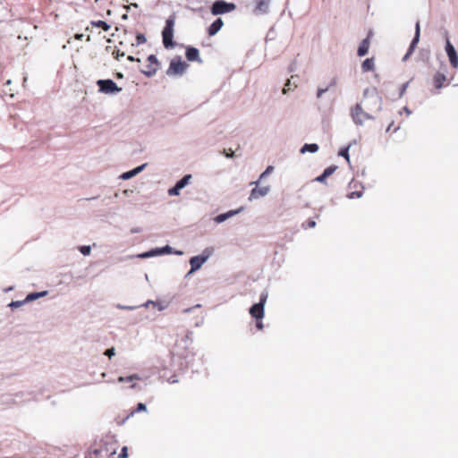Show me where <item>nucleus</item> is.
<instances>
[{
  "label": "nucleus",
  "instance_id": "nucleus-1",
  "mask_svg": "<svg viewBox=\"0 0 458 458\" xmlns=\"http://www.w3.org/2000/svg\"><path fill=\"white\" fill-rule=\"evenodd\" d=\"M379 109V98L376 94H369L365 90L360 103L356 104L351 110V116L354 123L362 125L365 121L374 119L369 112Z\"/></svg>",
  "mask_w": 458,
  "mask_h": 458
},
{
  "label": "nucleus",
  "instance_id": "nucleus-2",
  "mask_svg": "<svg viewBox=\"0 0 458 458\" xmlns=\"http://www.w3.org/2000/svg\"><path fill=\"white\" fill-rule=\"evenodd\" d=\"M174 17L171 16L165 21V26L162 31L163 45L165 48H173L174 43Z\"/></svg>",
  "mask_w": 458,
  "mask_h": 458
},
{
  "label": "nucleus",
  "instance_id": "nucleus-3",
  "mask_svg": "<svg viewBox=\"0 0 458 458\" xmlns=\"http://www.w3.org/2000/svg\"><path fill=\"white\" fill-rule=\"evenodd\" d=\"M236 9L233 3H227L224 0H216L213 3L210 12L213 15H219L233 12Z\"/></svg>",
  "mask_w": 458,
  "mask_h": 458
},
{
  "label": "nucleus",
  "instance_id": "nucleus-4",
  "mask_svg": "<svg viewBox=\"0 0 458 458\" xmlns=\"http://www.w3.org/2000/svg\"><path fill=\"white\" fill-rule=\"evenodd\" d=\"M187 66L188 64L182 61L181 57L174 58L170 62L166 73L169 76L182 75L185 72Z\"/></svg>",
  "mask_w": 458,
  "mask_h": 458
},
{
  "label": "nucleus",
  "instance_id": "nucleus-5",
  "mask_svg": "<svg viewBox=\"0 0 458 458\" xmlns=\"http://www.w3.org/2000/svg\"><path fill=\"white\" fill-rule=\"evenodd\" d=\"M267 300V293H263L260 295L259 302L255 303L250 309V314L256 319H262L264 317V306Z\"/></svg>",
  "mask_w": 458,
  "mask_h": 458
},
{
  "label": "nucleus",
  "instance_id": "nucleus-6",
  "mask_svg": "<svg viewBox=\"0 0 458 458\" xmlns=\"http://www.w3.org/2000/svg\"><path fill=\"white\" fill-rule=\"evenodd\" d=\"M97 85L99 91L105 94H114L122 90L112 80H98Z\"/></svg>",
  "mask_w": 458,
  "mask_h": 458
},
{
  "label": "nucleus",
  "instance_id": "nucleus-7",
  "mask_svg": "<svg viewBox=\"0 0 458 458\" xmlns=\"http://www.w3.org/2000/svg\"><path fill=\"white\" fill-rule=\"evenodd\" d=\"M159 69V62L157 61L156 55H150L147 58V64L145 68L141 70V72L145 74L147 77H152L156 74L157 70Z\"/></svg>",
  "mask_w": 458,
  "mask_h": 458
},
{
  "label": "nucleus",
  "instance_id": "nucleus-8",
  "mask_svg": "<svg viewBox=\"0 0 458 458\" xmlns=\"http://www.w3.org/2000/svg\"><path fill=\"white\" fill-rule=\"evenodd\" d=\"M445 51L449 58V62L454 68L458 67V55L454 47L450 42L448 37H446Z\"/></svg>",
  "mask_w": 458,
  "mask_h": 458
},
{
  "label": "nucleus",
  "instance_id": "nucleus-9",
  "mask_svg": "<svg viewBox=\"0 0 458 458\" xmlns=\"http://www.w3.org/2000/svg\"><path fill=\"white\" fill-rule=\"evenodd\" d=\"M420 21H417L416 26H415V35H414V38L409 47V49H408L404 58H403L404 60H406L409 57V55H411L413 53L417 44L420 41Z\"/></svg>",
  "mask_w": 458,
  "mask_h": 458
},
{
  "label": "nucleus",
  "instance_id": "nucleus-10",
  "mask_svg": "<svg viewBox=\"0 0 458 458\" xmlns=\"http://www.w3.org/2000/svg\"><path fill=\"white\" fill-rule=\"evenodd\" d=\"M255 7L253 12L256 14L266 13L268 11L270 0H255Z\"/></svg>",
  "mask_w": 458,
  "mask_h": 458
},
{
  "label": "nucleus",
  "instance_id": "nucleus-11",
  "mask_svg": "<svg viewBox=\"0 0 458 458\" xmlns=\"http://www.w3.org/2000/svg\"><path fill=\"white\" fill-rule=\"evenodd\" d=\"M208 255L207 256H194L190 259L191 264V272L196 271L201 267L203 263L208 259Z\"/></svg>",
  "mask_w": 458,
  "mask_h": 458
},
{
  "label": "nucleus",
  "instance_id": "nucleus-12",
  "mask_svg": "<svg viewBox=\"0 0 458 458\" xmlns=\"http://www.w3.org/2000/svg\"><path fill=\"white\" fill-rule=\"evenodd\" d=\"M372 32L370 31L366 38H364L361 43L360 44L357 51V55L359 56H364L368 54L369 46H370V38H371Z\"/></svg>",
  "mask_w": 458,
  "mask_h": 458
},
{
  "label": "nucleus",
  "instance_id": "nucleus-13",
  "mask_svg": "<svg viewBox=\"0 0 458 458\" xmlns=\"http://www.w3.org/2000/svg\"><path fill=\"white\" fill-rule=\"evenodd\" d=\"M224 26V21L221 18L215 20L208 28V35L209 37L215 36Z\"/></svg>",
  "mask_w": 458,
  "mask_h": 458
},
{
  "label": "nucleus",
  "instance_id": "nucleus-14",
  "mask_svg": "<svg viewBox=\"0 0 458 458\" xmlns=\"http://www.w3.org/2000/svg\"><path fill=\"white\" fill-rule=\"evenodd\" d=\"M268 190H269L268 187H261V188L255 187L252 189V191L250 194L249 199L252 200V199L263 197L267 194Z\"/></svg>",
  "mask_w": 458,
  "mask_h": 458
},
{
  "label": "nucleus",
  "instance_id": "nucleus-15",
  "mask_svg": "<svg viewBox=\"0 0 458 458\" xmlns=\"http://www.w3.org/2000/svg\"><path fill=\"white\" fill-rule=\"evenodd\" d=\"M186 58L188 61L193 62V61H199L201 62L199 59V52L195 47H188L186 49Z\"/></svg>",
  "mask_w": 458,
  "mask_h": 458
},
{
  "label": "nucleus",
  "instance_id": "nucleus-16",
  "mask_svg": "<svg viewBox=\"0 0 458 458\" xmlns=\"http://www.w3.org/2000/svg\"><path fill=\"white\" fill-rule=\"evenodd\" d=\"M445 81H446V77L442 72H437L433 77V84L437 89H441L444 86Z\"/></svg>",
  "mask_w": 458,
  "mask_h": 458
},
{
  "label": "nucleus",
  "instance_id": "nucleus-17",
  "mask_svg": "<svg viewBox=\"0 0 458 458\" xmlns=\"http://www.w3.org/2000/svg\"><path fill=\"white\" fill-rule=\"evenodd\" d=\"M241 210H242V208H241L237 210H230L227 213L220 214L215 218V221L216 223H222V222L225 221L227 218L238 214Z\"/></svg>",
  "mask_w": 458,
  "mask_h": 458
},
{
  "label": "nucleus",
  "instance_id": "nucleus-18",
  "mask_svg": "<svg viewBox=\"0 0 458 458\" xmlns=\"http://www.w3.org/2000/svg\"><path fill=\"white\" fill-rule=\"evenodd\" d=\"M375 67L374 59L367 58L361 64V69L364 72L373 71Z\"/></svg>",
  "mask_w": 458,
  "mask_h": 458
},
{
  "label": "nucleus",
  "instance_id": "nucleus-19",
  "mask_svg": "<svg viewBox=\"0 0 458 458\" xmlns=\"http://www.w3.org/2000/svg\"><path fill=\"white\" fill-rule=\"evenodd\" d=\"M336 83V78H333L327 86H326L325 88H318L317 92V98H320L325 92H327L330 88L335 87Z\"/></svg>",
  "mask_w": 458,
  "mask_h": 458
},
{
  "label": "nucleus",
  "instance_id": "nucleus-20",
  "mask_svg": "<svg viewBox=\"0 0 458 458\" xmlns=\"http://www.w3.org/2000/svg\"><path fill=\"white\" fill-rule=\"evenodd\" d=\"M318 150V144L312 143V144H304V146L301 149V152L305 153L308 151V152L315 153Z\"/></svg>",
  "mask_w": 458,
  "mask_h": 458
},
{
  "label": "nucleus",
  "instance_id": "nucleus-21",
  "mask_svg": "<svg viewBox=\"0 0 458 458\" xmlns=\"http://www.w3.org/2000/svg\"><path fill=\"white\" fill-rule=\"evenodd\" d=\"M91 26L92 27H98V28H101L102 30H108L110 29V25L107 24L106 21H92L90 22Z\"/></svg>",
  "mask_w": 458,
  "mask_h": 458
},
{
  "label": "nucleus",
  "instance_id": "nucleus-22",
  "mask_svg": "<svg viewBox=\"0 0 458 458\" xmlns=\"http://www.w3.org/2000/svg\"><path fill=\"white\" fill-rule=\"evenodd\" d=\"M144 165H141V166H139L131 171H129L127 173H124L123 175H122V178L123 179H129L134 175H136L139 172H140L142 170Z\"/></svg>",
  "mask_w": 458,
  "mask_h": 458
},
{
  "label": "nucleus",
  "instance_id": "nucleus-23",
  "mask_svg": "<svg viewBox=\"0 0 458 458\" xmlns=\"http://www.w3.org/2000/svg\"><path fill=\"white\" fill-rule=\"evenodd\" d=\"M191 178V174H187L184 177H182L180 181L176 182L177 188H180L181 190L184 188L189 183Z\"/></svg>",
  "mask_w": 458,
  "mask_h": 458
},
{
  "label": "nucleus",
  "instance_id": "nucleus-24",
  "mask_svg": "<svg viewBox=\"0 0 458 458\" xmlns=\"http://www.w3.org/2000/svg\"><path fill=\"white\" fill-rule=\"evenodd\" d=\"M146 37L144 34L142 33H138L136 35V41L135 43H131V46H139V45H141V44H144L146 42Z\"/></svg>",
  "mask_w": 458,
  "mask_h": 458
},
{
  "label": "nucleus",
  "instance_id": "nucleus-25",
  "mask_svg": "<svg viewBox=\"0 0 458 458\" xmlns=\"http://www.w3.org/2000/svg\"><path fill=\"white\" fill-rule=\"evenodd\" d=\"M134 379H140V377L137 375H131L129 377H118L119 382H131Z\"/></svg>",
  "mask_w": 458,
  "mask_h": 458
},
{
  "label": "nucleus",
  "instance_id": "nucleus-26",
  "mask_svg": "<svg viewBox=\"0 0 458 458\" xmlns=\"http://www.w3.org/2000/svg\"><path fill=\"white\" fill-rule=\"evenodd\" d=\"M47 294V292H42V293H30L26 300L27 301H33L38 297H41V296H45Z\"/></svg>",
  "mask_w": 458,
  "mask_h": 458
},
{
  "label": "nucleus",
  "instance_id": "nucleus-27",
  "mask_svg": "<svg viewBox=\"0 0 458 458\" xmlns=\"http://www.w3.org/2000/svg\"><path fill=\"white\" fill-rule=\"evenodd\" d=\"M145 411H146V405L142 403H139L137 404V407L131 411V415H133L136 412Z\"/></svg>",
  "mask_w": 458,
  "mask_h": 458
},
{
  "label": "nucleus",
  "instance_id": "nucleus-28",
  "mask_svg": "<svg viewBox=\"0 0 458 458\" xmlns=\"http://www.w3.org/2000/svg\"><path fill=\"white\" fill-rule=\"evenodd\" d=\"M180 188H177V185L175 184L174 187L168 190V194L170 196H178L180 194Z\"/></svg>",
  "mask_w": 458,
  "mask_h": 458
},
{
  "label": "nucleus",
  "instance_id": "nucleus-29",
  "mask_svg": "<svg viewBox=\"0 0 458 458\" xmlns=\"http://www.w3.org/2000/svg\"><path fill=\"white\" fill-rule=\"evenodd\" d=\"M335 171V166H329L326 168L323 172L324 176L327 178L330 176Z\"/></svg>",
  "mask_w": 458,
  "mask_h": 458
},
{
  "label": "nucleus",
  "instance_id": "nucleus-30",
  "mask_svg": "<svg viewBox=\"0 0 458 458\" xmlns=\"http://www.w3.org/2000/svg\"><path fill=\"white\" fill-rule=\"evenodd\" d=\"M103 452L102 449H94L89 453V458H98L99 454Z\"/></svg>",
  "mask_w": 458,
  "mask_h": 458
},
{
  "label": "nucleus",
  "instance_id": "nucleus-31",
  "mask_svg": "<svg viewBox=\"0 0 458 458\" xmlns=\"http://www.w3.org/2000/svg\"><path fill=\"white\" fill-rule=\"evenodd\" d=\"M112 55L114 56V59L116 60H119V58L121 56H123L124 55V53L123 52H121L119 49H114L112 51Z\"/></svg>",
  "mask_w": 458,
  "mask_h": 458
},
{
  "label": "nucleus",
  "instance_id": "nucleus-32",
  "mask_svg": "<svg viewBox=\"0 0 458 458\" xmlns=\"http://www.w3.org/2000/svg\"><path fill=\"white\" fill-rule=\"evenodd\" d=\"M80 250L83 255L86 256L90 253V247L89 246H82V247H81Z\"/></svg>",
  "mask_w": 458,
  "mask_h": 458
},
{
  "label": "nucleus",
  "instance_id": "nucleus-33",
  "mask_svg": "<svg viewBox=\"0 0 458 458\" xmlns=\"http://www.w3.org/2000/svg\"><path fill=\"white\" fill-rule=\"evenodd\" d=\"M128 448L126 446H123L122 448L121 453L119 454V458H127L128 457Z\"/></svg>",
  "mask_w": 458,
  "mask_h": 458
},
{
  "label": "nucleus",
  "instance_id": "nucleus-34",
  "mask_svg": "<svg viewBox=\"0 0 458 458\" xmlns=\"http://www.w3.org/2000/svg\"><path fill=\"white\" fill-rule=\"evenodd\" d=\"M339 155L345 157L349 161V153L348 148L341 149L339 152Z\"/></svg>",
  "mask_w": 458,
  "mask_h": 458
},
{
  "label": "nucleus",
  "instance_id": "nucleus-35",
  "mask_svg": "<svg viewBox=\"0 0 458 458\" xmlns=\"http://www.w3.org/2000/svg\"><path fill=\"white\" fill-rule=\"evenodd\" d=\"M290 87H291V81H290V80H288L286 81V83L284 84V87L283 89V93L286 94L290 90Z\"/></svg>",
  "mask_w": 458,
  "mask_h": 458
},
{
  "label": "nucleus",
  "instance_id": "nucleus-36",
  "mask_svg": "<svg viewBox=\"0 0 458 458\" xmlns=\"http://www.w3.org/2000/svg\"><path fill=\"white\" fill-rule=\"evenodd\" d=\"M105 354L106 356H108L109 358H111L112 356L114 355V348H110V349H107L106 352H105Z\"/></svg>",
  "mask_w": 458,
  "mask_h": 458
},
{
  "label": "nucleus",
  "instance_id": "nucleus-37",
  "mask_svg": "<svg viewBox=\"0 0 458 458\" xmlns=\"http://www.w3.org/2000/svg\"><path fill=\"white\" fill-rule=\"evenodd\" d=\"M256 327L259 329V330H262L263 329V323L261 321V319H256Z\"/></svg>",
  "mask_w": 458,
  "mask_h": 458
},
{
  "label": "nucleus",
  "instance_id": "nucleus-38",
  "mask_svg": "<svg viewBox=\"0 0 458 458\" xmlns=\"http://www.w3.org/2000/svg\"><path fill=\"white\" fill-rule=\"evenodd\" d=\"M273 170V166H268L264 173L260 175V178L264 177Z\"/></svg>",
  "mask_w": 458,
  "mask_h": 458
},
{
  "label": "nucleus",
  "instance_id": "nucleus-39",
  "mask_svg": "<svg viewBox=\"0 0 458 458\" xmlns=\"http://www.w3.org/2000/svg\"><path fill=\"white\" fill-rule=\"evenodd\" d=\"M315 225H316V222L312 221V220H310V221L307 222L306 228H313Z\"/></svg>",
  "mask_w": 458,
  "mask_h": 458
},
{
  "label": "nucleus",
  "instance_id": "nucleus-40",
  "mask_svg": "<svg viewBox=\"0 0 458 458\" xmlns=\"http://www.w3.org/2000/svg\"><path fill=\"white\" fill-rule=\"evenodd\" d=\"M326 178H327V177H326V176H324V174H320L319 176H318V177L316 178V181L322 182H324V181L326 180Z\"/></svg>",
  "mask_w": 458,
  "mask_h": 458
},
{
  "label": "nucleus",
  "instance_id": "nucleus-41",
  "mask_svg": "<svg viewBox=\"0 0 458 458\" xmlns=\"http://www.w3.org/2000/svg\"><path fill=\"white\" fill-rule=\"evenodd\" d=\"M230 152L228 153H225L226 157H233V151L232 149H229Z\"/></svg>",
  "mask_w": 458,
  "mask_h": 458
},
{
  "label": "nucleus",
  "instance_id": "nucleus-42",
  "mask_svg": "<svg viewBox=\"0 0 458 458\" xmlns=\"http://www.w3.org/2000/svg\"><path fill=\"white\" fill-rule=\"evenodd\" d=\"M391 125H392V124H390V125L388 126V128L386 129V131H389L390 130H392V129H393V126H391Z\"/></svg>",
  "mask_w": 458,
  "mask_h": 458
},
{
  "label": "nucleus",
  "instance_id": "nucleus-43",
  "mask_svg": "<svg viewBox=\"0 0 458 458\" xmlns=\"http://www.w3.org/2000/svg\"><path fill=\"white\" fill-rule=\"evenodd\" d=\"M391 125H392V124H390V125L388 126V128L386 129V131H389L390 130H392V129H393V126H391Z\"/></svg>",
  "mask_w": 458,
  "mask_h": 458
},
{
  "label": "nucleus",
  "instance_id": "nucleus-44",
  "mask_svg": "<svg viewBox=\"0 0 458 458\" xmlns=\"http://www.w3.org/2000/svg\"><path fill=\"white\" fill-rule=\"evenodd\" d=\"M128 60H130V61H134V58H133L132 56H131V55H130V56H128Z\"/></svg>",
  "mask_w": 458,
  "mask_h": 458
},
{
  "label": "nucleus",
  "instance_id": "nucleus-45",
  "mask_svg": "<svg viewBox=\"0 0 458 458\" xmlns=\"http://www.w3.org/2000/svg\"><path fill=\"white\" fill-rule=\"evenodd\" d=\"M406 87H407V83L403 85V91L405 90Z\"/></svg>",
  "mask_w": 458,
  "mask_h": 458
},
{
  "label": "nucleus",
  "instance_id": "nucleus-46",
  "mask_svg": "<svg viewBox=\"0 0 458 458\" xmlns=\"http://www.w3.org/2000/svg\"><path fill=\"white\" fill-rule=\"evenodd\" d=\"M106 50L107 52L111 51V47H106Z\"/></svg>",
  "mask_w": 458,
  "mask_h": 458
},
{
  "label": "nucleus",
  "instance_id": "nucleus-47",
  "mask_svg": "<svg viewBox=\"0 0 458 458\" xmlns=\"http://www.w3.org/2000/svg\"><path fill=\"white\" fill-rule=\"evenodd\" d=\"M150 256L148 253L143 254L142 257H148Z\"/></svg>",
  "mask_w": 458,
  "mask_h": 458
},
{
  "label": "nucleus",
  "instance_id": "nucleus-48",
  "mask_svg": "<svg viewBox=\"0 0 458 458\" xmlns=\"http://www.w3.org/2000/svg\"><path fill=\"white\" fill-rule=\"evenodd\" d=\"M81 37H82V35H77V36H76V38H79V39H80Z\"/></svg>",
  "mask_w": 458,
  "mask_h": 458
},
{
  "label": "nucleus",
  "instance_id": "nucleus-49",
  "mask_svg": "<svg viewBox=\"0 0 458 458\" xmlns=\"http://www.w3.org/2000/svg\"><path fill=\"white\" fill-rule=\"evenodd\" d=\"M117 76H118L119 78H122V77H123L122 73H118V74H117Z\"/></svg>",
  "mask_w": 458,
  "mask_h": 458
},
{
  "label": "nucleus",
  "instance_id": "nucleus-50",
  "mask_svg": "<svg viewBox=\"0 0 458 458\" xmlns=\"http://www.w3.org/2000/svg\"><path fill=\"white\" fill-rule=\"evenodd\" d=\"M115 453V450L112 451L110 454H114Z\"/></svg>",
  "mask_w": 458,
  "mask_h": 458
}]
</instances>
